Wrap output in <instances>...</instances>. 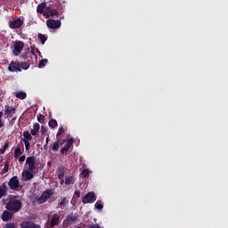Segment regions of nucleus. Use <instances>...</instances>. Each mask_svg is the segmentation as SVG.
Wrapping results in <instances>:
<instances>
[{"label":"nucleus","mask_w":228,"mask_h":228,"mask_svg":"<svg viewBox=\"0 0 228 228\" xmlns=\"http://www.w3.org/2000/svg\"><path fill=\"white\" fill-rule=\"evenodd\" d=\"M29 53H26L20 56L21 61L20 62H16V61H11L8 70L10 72H22L23 70H28L29 67H31V62H29Z\"/></svg>","instance_id":"obj_1"},{"label":"nucleus","mask_w":228,"mask_h":228,"mask_svg":"<svg viewBox=\"0 0 228 228\" xmlns=\"http://www.w3.org/2000/svg\"><path fill=\"white\" fill-rule=\"evenodd\" d=\"M26 165L28 166V169L22 171L21 177L23 181L28 182L35 177L33 171L37 168V157H28L26 159Z\"/></svg>","instance_id":"obj_2"},{"label":"nucleus","mask_w":228,"mask_h":228,"mask_svg":"<svg viewBox=\"0 0 228 228\" xmlns=\"http://www.w3.org/2000/svg\"><path fill=\"white\" fill-rule=\"evenodd\" d=\"M5 209H7V211H11L12 213H19V211L22 209V200H8L5 205Z\"/></svg>","instance_id":"obj_3"},{"label":"nucleus","mask_w":228,"mask_h":228,"mask_svg":"<svg viewBox=\"0 0 228 228\" xmlns=\"http://www.w3.org/2000/svg\"><path fill=\"white\" fill-rule=\"evenodd\" d=\"M53 195H54V191L53 189H46L39 198H36V200L37 204H45V201L49 200Z\"/></svg>","instance_id":"obj_4"},{"label":"nucleus","mask_w":228,"mask_h":228,"mask_svg":"<svg viewBox=\"0 0 228 228\" xmlns=\"http://www.w3.org/2000/svg\"><path fill=\"white\" fill-rule=\"evenodd\" d=\"M48 222V228H54L56 227V225H60V223L61 222V217L60 214H53L49 216Z\"/></svg>","instance_id":"obj_5"},{"label":"nucleus","mask_w":228,"mask_h":228,"mask_svg":"<svg viewBox=\"0 0 228 228\" xmlns=\"http://www.w3.org/2000/svg\"><path fill=\"white\" fill-rule=\"evenodd\" d=\"M95 200H97V196L94 191L87 192L82 199L83 204H94Z\"/></svg>","instance_id":"obj_6"},{"label":"nucleus","mask_w":228,"mask_h":228,"mask_svg":"<svg viewBox=\"0 0 228 228\" xmlns=\"http://www.w3.org/2000/svg\"><path fill=\"white\" fill-rule=\"evenodd\" d=\"M46 26L50 29H58L61 28V20L50 19L46 20Z\"/></svg>","instance_id":"obj_7"},{"label":"nucleus","mask_w":228,"mask_h":228,"mask_svg":"<svg viewBox=\"0 0 228 228\" xmlns=\"http://www.w3.org/2000/svg\"><path fill=\"white\" fill-rule=\"evenodd\" d=\"M24 24V20L20 18H14L13 20L9 21V28L11 29H19Z\"/></svg>","instance_id":"obj_8"},{"label":"nucleus","mask_w":228,"mask_h":228,"mask_svg":"<svg viewBox=\"0 0 228 228\" xmlns=\"http://www.w3.org/2000/svg\"><path fill=\"white\" fill-rule=\"evenodd\" d=\"M24 49V42L22 41H15L13 44V54L14 56H19L20 53Z\"/></svg>","instance_id":"obj_9"},{"label":"nucleus","mask_w":228,"mask_h":228,"mask_svg":"<svg viewBox=\"0 0 228 228\" xmlns=\"http://www.w3.org/2000/svg\"><path fill=\"white\" fill-rule=\"evenodd\" d=\"M8 186L11 190H17L20 188V183L19 182V177L12 176L8 182Z\"/></svg>","instance_id":"obj_10"},{"label":"nucleus","mask_w":228,"mask_h":228,"mask_svg":"<svg viewBox=\"0 0 228 228\" xmlns=\"http://www.w3.org/2000/svg\"><path fill=\"white\" fill-rule=\"evenodd\" d=\"M72 145H74V139H68L64 147L61 149V154H63V156L67 155Z\"/></svg>","instance_id":"obj_11"},{"label":"nucleus","mask_w":228,"mask_h":228,"mask_svg":"<svg viewBox=\"0 0 228 228\" xmlns=\"http://www.w3.org/2000/svg\"><path fill=\"white\" fill-rule=\"evenodd\" d=\"M3 222H10L13 218V212L10 210H4L1 216Z\"/></svg>","instance_id":"obj_12"},{"label":"nucleus","mask_w":228,"mask_h":228,"mask_svg":"<svg viewBox=\"0 0 228 228\" xmlns=\"http://www.w3.org/2000/svg\"><path fill=\"white\" fill-rule=\"evenodd\" d=\"M15 113H17V109H15V107L5 106V109H4L5 118H9L11 115H13Z\"/></svg>","instance_id":"obj_13"},{"label":"nucleus","mask_w":228,"mask_h":228,"mask_svg":"<svg viewBox=\"0 0 228 228\" xmlns=\"http://www.w3.org/2000/svg\"><path fill=\"white\" fill-rule=\"evenodd\" d=\"M20 228H42V226L29 221H24L20 224Z\"/></svg>","instance_id":"obj_14"},{"label":"nucleus","mask_w":228,"mask_h":228,"mask_svg":"<svg viewBox=\"0 0 228 228\" xmlns=\"http://www.w3.org/2000/svg\"><path fill=\"white\" fill-rule=\"evenodd\" d=\"M69 206V199L61 197L58 200V208H67Z\"/></svg>","instance_id":"obj_15"},{"label":"nucleus","mask_w":228,"mask_h":228,"mask_svg":"<svg viewBox=\"0 0 228 228\" xmlns=\"http://www.w3.org/2000/svg\"><path fill=\"white\" fill-rule=\"evenodd\" d=\"M61 142L60 140H57L54 142H52L50 147L53 152H58L60 151V145Z\"/></svg>","instance_id":"obj_16"},{"label":"nucleus","mask_w":228,"mask_h":228,"mask_svg":"<svg viewBox=\"0 0 228 228\" xmlns=\"http://www.w3.org/2000/svg\"><path fill=\"white\" fill-rule=\"evenodd\" d=\"M6 191H8L6 183H2V185H0V199H3V197H4V195H6Z\"/></svg>","instance_id":"obj_17"},{"label":"nucleus","mask_w":228,"mask_h":228,"mask_svg":"<svg viewBox=\"0 0 228 228\" xmlns=\"http://www.w3.org/2000/svg\"><path fill=\"white\" fill-rule=\"evenodd\" d=\"M21 140H27L28 142H30L31 140H33V136L31 135V134H29V131H24L23 138H21Z\"/></svg>","instance_id":"obj_18"},{"label":"nucleus","mask_w":228,"mask_h":228,"mask_svg":"<svg viewBox=\"0 0 228 228\" xmlns=\"http://www.w3.org/2000/svg\"><path fill=\"white\" fill-rule=\"evenodd\" d=\"M74 175L69 176L65 178V185L69 186V184H74L75 183Z\"/></svg>","instance_id":"obj_19"},{"label":"nucleus","mask_w":228,"mask_h":228,"mask_svg":"<svg viewBox=\"0 0 228 228\" xmlns=\"http://www.w3.org/2000/svg\"><path fill=\"white\" fill-rule=\"evenodd\" d=\"M77 220V216H74L73 213H71L66 216V222L70 223V222H76Z\"/></svg>","instance_id":"obj_20"},{"label":"nucleus","mask_w":228,"mask_h":228,"mask_svg":"<svg viewBox=\"0 0 228 228\" xmlns=\"http://www.w3.org/2000/svg\"><path fill=\"white\" fill-rule=\"evenodd\" d=\"M47 6L45 3H41L37 7V13H44V9Z\"/></svg>","instance_id":"obj_21"},{"label":"nucleus","mask_w":228,"mask_h":228,"mask_svg":"<svg viewBox=\"0 0 228 228\" xmlns=\"http://www.w3.org/2000/svg\"><path fill=\"white\" fill-rule=\"evenodd\" d=\"M8 170H10V162L8 160H6L4 162V168L2 169L1 174L2 175L8 174Z\"/></svg>","instance_id":"obj_22"},{"label":"nucleus","mask_w":228,"mask_h":228,"mask_svg":"<svg viewBox=\"0 0 228 228\" xmlns=\"http://www.w3.org/2000/svg\"><path fill=\"white\" fill-rule=\"evenodd\" d=\"M21 155H22V150L20 149V147H17L14 151L15 159H19V158H20Z\"/></svg>","instance_id":"obj_23"},{"label":"nucleus","mask_w":228,"mask_h":228,"mask_svg":"<svg viewBox=\"0 0 228 228\" xmlns=\"http://www.w3.org/2000/svg\"><path fill=\"white\" fill-rule=\"evenodd\" d=\"M16 97L17 99H20L21 101H24V99L28 97V94L25 92L20 91L16 94Z\"/></svg>","instance_id":"obj_24"},{"label":"nucleus","mask_w":228,"mask_h":228,"mask_svg":"<svg viewBox=\"0 0 228 228\" xmlns=\"http://www.w3.org/2000/svg\"><path fill=\"white\" fill-rule=\"evenodd\" d=\"M48 126L51 129H55V127H58V121L56 119H50Z\"/></svg>","instance_id":"obj_25"},{"label":"nucleus","mask_w":228,"mask_h":228,"mask_svg":"<svg viewBox=\"0 0 228 228\" xmlns=\"http://www.w3.org/2000/svg\"><path fill=\"white\" fill-rule=\"evenodd\" d=\"M48 62H49V60H47V59L41 60L39 61L38 68L39 69H44V67H45V65H47Z\"/></svg>","instance_id":"obj_26"},{"label":"nucleus","mask_w":228,"mask_h":228,"mask_svg":"<svg viewBox=\"0 0 228 228\" xmlns=\"http://www.w3.org/2000/svg\"><path fill=\"white\" fill-rule=\"evenodd\" d=\"M37 37L39 38L41 44H45V42H47V37H45V35L44 34H38Z\"/></svg>","instance_id":"obj_27"},{"label":"nucleus","mask_w":228,"mask_h":228,"mask_svg":"<svg viewBox=\"0 0 228 228\" xmlns=\"http://www.w3.org/2000/svg\"><path fill=\"white\" fill-rule=\"evenodd\" d=\"M21 142H23V143H25L26 151H31V144L29 143V141H28L26 139H21Z\"/></svg>","instance_id":"obj_28"},{"label":"nucleus","mask_w":228,"mask_h":228,"mask_svg":"<svg viewBox=\"0 0 228 228\" xmlns=\"http://www.w3.org/2000/svg\"><path fill=\"white\" fill-rule=\"evenodd\" d=\"M88 175H90V172L88 171V169L82 170V172H81L82 179H86V177H88Z\"/></svg>","instance_id":"obj_29"},{"label":"nucleus","mask_w":228,"mask_h":228,"mask_svg":"<svg viewBox=\"0 0 228 228\" xmlns=\"http://www.w3.org/2000/svg\"><path fill=\"white\" fill-rule=\"evenodd\" d=\"M94 208H96V209H102V208H104V205H102V201L101 200H97L95 205H94Z\"/></svg>","instance_id":"obj_30"},{"label":"nucleus","mask_w":228,"mask_h":228,"mask_svg":"<svg viewBox=\"0 0 228 228\" xmlns=\"http://www.w3.org/2000/svg\"><path fill=\"white\" fill-rule=\"evenodd\" d=\"M37 122H39L40 124H44V122H45V117L42 114H38Z\"/></svg>","instance_id":"obj_31"},{"label":"nucleus","mask_w":228,"mask_h":228,"mask_svg":"<svg viewBox=\"0 0 228 228\" xmlns=\"http://www.w3.org/2000/svg\"><path fill=\"white\" fill-rule=\"evenodd\" d=\"M8 145H10V143L6 142L4 147L0 149V154H4V152H6V149H8Z\"/></svg>","instance_id":"obj_32"},{"label":"nucleus","mask_w":228,"mask_h":228,"mask_svg":"<svg viewBox=\"0 0 228 228\" xmlns=\"http://www.w3.org/2000/svg\"><path fill=\"white\" fill-rule=\"evenodd\" d=\"M49 15H50L51 17H54V15H59L58 10H56V9H51L50 12H49Z\"/></svg>","instance_id":"obj_33"},{"label":"nucleus","mask_w":228,"mask_h":228,"mask_svg":"<svg viewBox=\"0 0 228 228\" xmlns=\"http://www.w3.org/2000/svg\"><path fill=\"white\" fill-rule=\"evenodd\" d=\"M63 133H65V128H63V126L59 127L57 136H61V134H63Z\"/></svg>","instance_id":"obj_34"},{"label":"nucleus","mask_w":228,"mask_h":228,"mask_svg":"<svg viewBox=\"0 0 228 228\" xmlns=\"http://www.w3.org/2000/svg\"><path fill=\"white\" fill-rule=\"evenodd\" d=\"M33 129L36 130V131L40 132V124L35 123V124L33 125Z\"/></svg>","instance_id":"obj_35"},{"label":"nucleus","mask_w":228,"mask_h":228,"mask_svg":"<svg viewBox=\"0 0 228 228\" xmlns=\"http://www.w3.org/2000/svg\"><path fill=\"white\" fill-rule=\"evenodd\" d=\"M47 133V127L41 126V134L44 135Z\"/></svg>","instance_id":"obj_36"},{"label":"nucleus","mask_w":228,"mask_h":228,"mask_svg":"<svg viewBox=\"0 0 228 228\" xmlns=\"http://www.w3.org/2000/svg\"><path fill=\"white\" fill-rule=\"evenodd\" d=\"M19 161L20 163H24V161H26V155L19 157Z\"/></svg>","instance_id":"obj_37"},{"label":"nucleus","mask_w":228,"mask_h":228,"mask_svg":"<svg viewBox=\"0 0 228 228\" xmlns=\"http://www.w3.org/2000/svg\"><path fill=\"white\" fill-rule=\"evenodd\" d=\"M38 131L37 130H35L34 128L31 129L30 131V134H32V136H37V134H38Z\"/></svg>","instance_id":"obj_38"},{"label":"nucleus","mask_w":228,"mask_h":228,"mask_svg":"<svg viewBox=\"0 0 228 228\" xmlns=\"http://www.w3.org/2000/svg\"><path fill=\"white\" fill-rule=\"evenodd\" d=\"M17 199H19V196H15V195L9 196V200H18Z\"/></svg>","instance_id":"obj_39"},{"label":"nucleus","mask_w":228,"mask_h":228,"mask_svg":"<svg viewBox=\"0 0 228 228\" xmlns=\"http://www.w3.org/2000/svg\"><path fill=\"white\" fill-rule=\"evenodd\" d=\"M63 177H65V173L63 171H61L58 175V179H63Z\"/></svg>","instance_id":"obj_40"},{"label":"nucleus","mask_w":228,"mask_h":228,"mask_svg":"<svg viewBox=\"0 0 228 228\" xmlns=\"http://www.w3.org/2000/svg\"><path fill=\"white\" fill-rule=\"evenodd\" d=\"M6 228H15V224L14 223H8L6 224Z\"/></svg>","instance_id":"obj_41"},{"label":"nucleus","mask_w":228,"mask_h":228,"mask_svg":"<svg viewBox=\"0 0 228 228\" xmlns=\"http://www.w3.org/2000/svg\"><path fill=\"white\" fill-rule=\"evenodd\" d=\"M75 195H76V197H77V199H79V197H81V191H75Z\"/></svg>","instance_id":"obj_42"},{"label":"nucleus","mask_w":228,"mask_h":228,"mask_svg":"<svg viewBox=\"0 0 228 228\" xmlns=\"http://www.w3.org/2000/svg\"><path fill=\"white\" fill-rule=\"evenodd\" d=\"M48 143H49V134H47L46 142H45V147H47Z\"/></svg>","instance_id":"obj_43"},{"label":"nucleus","mask_w":228,"mask_h":228,"mask_svg":"<svg viewBox=\"0 0 228 228\" xmlns=\"http://www.w3.org/2000/svg\"><path fill=\"white\" fill-rule=\"evenodd\" d=\"M0 122H3V111H0Z\"/></svg>","instance_id":"obj_44"},{"label":"nucleus","mask_w":228,"mask_h":228,"mask_svg":"<svg viewBox=\"0 0 228 228\" xmlns=\"http://www.w3.org/2000/svg\"><path fill=\"white\" fill-rule=\"evenodd\" d=\"M4 122L0 121V129H1V127H4Z\"/></svg>","instance_id":"obj_45"},{"label":"nucleus","mask_w":228,"mask_h":228,"mask_svg":"<svg viewBox=\"0 0 228 228\" xmlns=\"http://www.w3.org/2000/svg\"><path fill=\"white\" fill-rule=\"evenodd\" d=\"M30 53L31 54H35V50L31 49Z\"/></svg>","instance_id":"obj_46"},{"label":"nucleus","mask_w":228,"mask_h":228,"mask_svg":"<svg viewBox=\"0 0 228 228\" xmlns=\"http://www.w3.org/2000/svg\"><path fill=\"white\" fill-rule=\"evenodd\" d=\"M63 183H65V180L61 179V184H63Z\"/></svg>","instance_id":"obj_47"},{"label":"nucleus","mask_w":228,"mask_h":228,"mask_svg":"<svg viewBox=\"0 0 228 228\" xmlns=\"http://www.w3.org/2000/svg\"><path fill=\"white\" fill-rule=\"evenodd\" d=\"M37 53H40V50L37 49Z\"/></svg>","instance_id":"obj_48"},{"label":"nucleus","mask_w":228,"mask_h":228,"mask_svg":"<svg viewBox=\"0 0 228 228\" xmlns=\"http://www.w3.org/2000/svg\"><path fill=\"white\" fill-rule=\"evenodd\" d=\"M12 120H15V118H13Z\"/></svg>","instance_id":"obj_49"}]
</instances>
